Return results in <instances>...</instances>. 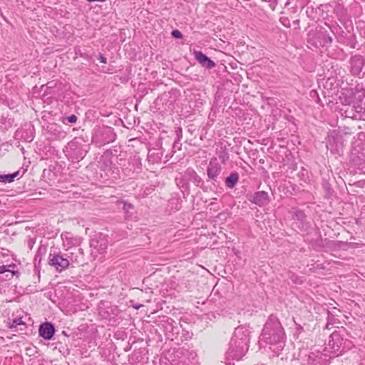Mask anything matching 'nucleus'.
Here are the masks:
<instances>
[{
    "instance_id": "f257e3e1",
    "label": "nucleus",
    "mask_w": 365,
    "mask_h": 365,
    "mask_svg": "<svg viewBox=\"0 0 365 365\" xmlns=\"http://www.w3.org/2000/svg\"><path fill=\"white\" fill-rule=\"evenodd\" d=\"M262 340L267 344L276 346L274 351L283 349L285 345L286 334L277 317L270 315L266 322L261 334Z\"/></svg>"
},
{
    "instance_id": "f03ea898",
    "label": "nucleus",
    "mask_w": 365,
    "mask_h": 365,
    "mask_svg": "<svg viewBox=\"0 0 365 365\" xmlns=\"http://www.w3.org/2000/svg\"><path fill=\"white\" fill-rule=\"evenodd\" d=\"M249 331L244 327L235 328L232 337L230 341L228 350L226 352V359L235 360L241 359L248 350Z\"/></svg>"
},
{
    "instance_id": "7ed1b4c3",
    "label": "nucleus",
    "mask_w": 365,
    "mask_h": 365,
    "mask_svg": "<svg viewBox=\"0 0 365 365\" xmlns=\"http://www.w3.org/2000/svg\"><path fill=\"white\" fill-rule=\"evenodd\" d=\"M78 255H83V250L81 248L66 250L65 252L51 250L48 257V264L56 272H62L71 265L74 267L75 264L79 263Z\"/></svg>"
},
{
    "instance_id": "20e7f679",
    "label": "nucleus",
    "mask_w": 365,
    "mask_h": 365,
    "mask_svg": "<svg viewBox=\"0 0 365 365\" xmlns=\"http://www.w3.org/2000/svg\"><path fill=\"white\" fill-rule=\"evenodd\" d=\"M115 138V134L113 129L107 127L96 131L95 137L93 138V142L98 143L101 146L114 141Z\"/></svg>"
},
{
    "instance_id": "39448f33",
    "label": "nucleus",
    "mask_w": 365,
    "mask_h": 365,
    "mask_svg": "<svg viewBox=\"0 0 365 365\" xmlns=\"http://www.w3.org/2000/svg\"><path fill=\"white\" fill-rule=\"evenodd\" d=\"M222 168L218 163L217 158H212L207 167V181L210 180L212 184L218 182V177L222 173Z\"/></svg>"
},
{
    "instance_id": "423d86ee",
    "label": "nucleus",
    "mask_w": 365,
    "mask_h": 365,
    "mask_svg": "<svg viewBox=\"0 0 365 365\" xmlns=\"http://www.w3.org/2000/svg\"><path fill=\"white\" fill-rule=\"evenodd\" d=\"M350 72L353 76H359L364 67L365 58L363 56L356 54L349 59Z\"/></svg>"
},
{
    "instance_id": "0eeeda50",
    "label": "nucleus",
    "mask_w": 365,
    "mask_h": 365,
    "mask_svg": "<svg viewBox=\"0 0 365 365\" xmlns=\"http://www.w3.org/2000/svg\"><path fill=\"white\" fill-rule=\"evenodd\" d=\"M355 112L364 115L365 119V91L355 92V100L349 104Z\"/></svg>"
},
{
    "instance_id": "6e6552de",
    "label": "nucleus",
    "mask_w": 365,
    "mask_h": 365,
    "mask_svg": "<svg viewBox=\"0 0 365 365\" xmlns=\"http://www.w3.org/2000/svg\"><path fill=\"white\" fill-rule=\"evenodd\" d=\"M90 245L97 253L103 254L107 250L108 240L106 238L105 235L100 234L91 240Z\"/></svg>"
},
{
    "instance_id": "1a4fd4ad",
    "label": "nucleus",
    "mask_w": 365,
    "mask_h": 365,
    "mask_svg": "<svg viewBox=\"0 0 365 365\" xmlns=\"http://www.w3.org/2000/svg\"><path fill=\"white\" fill-rule=\"evenodd\" d=\"M248 200L253 204L259 207H264L270 202L269 195L267 192L257 191L255 192Z\"/></svg>"
},
{
    "instance_id": "9d476101",
    "label": "nucleus",
    "mask_w": 365,
    "mask_h": 365,
    "mask_svg": "<svg viewBox=\"0 0 365 365\" xmlns=\"http://www.w3.org/2000/svg\"><path fill=\"white\" fill-rule=\"evenodd\" d=\"M56 329L51 322H44L39 326V336L46 340H50L53 337Z\"/></svg>"
},
{
    "instance_id": "9b49d317",
    "label": "nucleus",
    "mask_w": 365,
    "mask_h": 365,
    "mask_svg": "<svg viewBox=\"0 0 365 365\" xmlns=\"http://www.w3.org/2000/svg\"><path fill=\"white\" fill-rule=\"evenodd\" d=\"M195 59L199 62V63L204 68L207 69H212L215 67L216 63L207 57L205 54H204L202 51H195L193 52Z\"/></svg>"
},
{
    "instance_id": "f8f14e48",
    "label": "nucleus",
    "mask_w": 365,
    "mask_h": 365,
    "mask_svg": "<svg viewBox=\"0 0 365 365\" xmlns=\"http://www.w3.org/2000/svg\"><path fill=\"white\" fill-rule=\"evenodd\" d=\"M343 339L341 337L339 333L334 332L329 336V340L328 346L333 350L334 352H338L341 354L343 350H341V344Z\"/></svg>"
},
{
    "instance_id": "ddd939ff",
    "label": "nucleus",
    "mask_w": 365,
    "mask_h": 365,
    "mask_svg": "<svg viewBox=\"0 0 365 365\" xmlns=\"http://www.w3.org/2000/svg\"><path fill=\"white\" fill-rule=\"evenodd\" d=\"M16 265L11 264L9 265H0V280L9 279L17 272L15 270Z\"/></svg>"
},
{
    "instance_id": "4468645a",
    "label": "nucleus",
    "mask_w": 365,
    "mask_h": 365,
    "mask_svg": "<svg viewBox=\"0 0 365 365\" xmlns=\"http://www.w3.org/2000/svg\"><path fill=\"white\" fill-rule=\"evenodd\" d=\"M341 111L346 118H350L354 120H365V116L361 115V114L359 115L357 112H355L350 106V105H347V106H343L341 108Z\"/></svg>"
},
{
    "instance_id": "2eb2a0df",
    "label": "nucleus",
    "mask_w": 365,
    "mask_h": 365,
    "mask_svg": "<svg viewBox=\"0 0 365 365\" xmlns=\"http://www.w3.org/2000/svg\"><path fill=\"white\" fill-rule=\"evenodd\" d=\"M239 178L238 173L236 171L232 172L225 180V185L230 189L234 188L238 182Z\"/></svg>"
},
{
    "instance_id": "dca6fc26",
    "label": "nucleus",
    "mask_w": 365,
    "mask_h": 365,
    "mask_svg": "<svg viewBox=\"0 0 365 365\" xmlns=\"http://www.w3.org/2000/svg\"><path fill=\"white\" fill-rule=\"evenodd\" d=\"M342 95L343 96L340 97L342 107L351 104V103L355 100V93H354L352 91H348V94L343 93Z\"/></svg>"
},
{
    "instance_id": "f3484780",
    "label": "nucleus",
    "mask_w": 365,
    "mask_h": 365,
    "mask_svg": "<svg viewBox=\"0 0 365 365\" xmlns=\"http://www.w3.org/2000/svg\"><path fill=\"white\" fill-rule=\"evenodd\" d=\"M189 176L190 180L197 187H202V185L204 184V181L201 178L200 175H197V173L195 170L189 171Z\"/></svg>"
},
{
    "instance_id": "a211bd4d",
    "label": "nucleus",
    "mask_w": 365,
    "mask_h": 365,
    "mask_svg": "<svg viewBox=\"0 0 365 365\" xmlns=\"http://www.w3.org/2000/svg\"><path fill=\"white\" fill-rule=\"evenodd\" d=\"M217 154L219 157V159L221 160V163L223 165H226L227 162L228 161L230 158V155L227 152V149L226 146H222L220 147V149L217 151Z\"/></svg>"
},
{
    "instance_id": "6ab92c4d",
    "label": "nucleus",
    "mask_w": 365,
    "mask_h": 365,
    "mask_svg": "<svg viewBox=\"0 0 365 365\" xmlns=\"http://www.w3.org/2000/svg\"><path fill=\"white\" fill-rule=\"evenodd\" d=\"M19 174V171H16L12 174L0 175V182H11L14 180Z\"/></svg>"
},
{
    "instance_id": "aec40b11",
    "label": "nucleus",
    "mask_w": 365,
    "mask_h": 365,
    "mask_svg": "<svg viewBox=\"0 0 365 365\" xmlns=\"http://www.w3.org/2000/svg\"><path fill=\"white\" fill-rule=\"evenodd\" d=\"M25 231H26V232L30 231L31 232V235H28V236H27L28 237L27 245L29 247V249L31 250L34 245L36 242V235L32 230H31L30 228L28 227H26Z\"/></svg>"
},
{
    "instance_id": "412c9836",
    "label": "nucleus",
    "mask_w": 365,
    "mask_h": 365,
    "mask_svg": "<svg viewBox=\"0 0 365 365\" xmlns=\"http://www.w3.org/2000/svg\"><path fill=\"white\" fill-rule=\"evenodd\" d=\"M320 358L314 353H311L307 356V364L309 365H317L319 364Z\"/></svg>"
},
{
    "instance_id": "4be33fe9",
    "label": "nucleus",
    "mask_w": 365,
    "mask_h": 365,
    "mask_svg": "<svg viewBox=\"0 0 365 365\" xmlns=\"http://www.w3.org/2000/svg\"><path fill=\"white\" fill-rule=\"evenodd\" d=\"M293 219L304 222L306 219V215L304 211L297 210L293 213Z\"/></svg>"
},
{
    "instance_id": "5701e85b",
    "label": "nucleus",
    "mask_w": 365,
    "mask_h": 365,
    "mask_svg": "<svg viewBox=\"0 0 365 365\" xmlns=\"http://www.w3.org/2000/svg\"><path fill=\"white\" fill-rule=\"evenodd\" d=\"M322 35L323 36V46L330 45L332 43L333 39L331 36L325 34H322Z\"/></svg>"
},
{
    "instance_id": "b1692460",
    "label": "nucleus",
    "mask_w": 365,
    "mask_h": 365,
    "mask_svg": "<svg viewBox=\"0 0 365 365\" xmlns=\"http://www.w3.org/2000/svg\"><path fill=\"white\" fill-rule=\"evenodd\" d=\"M329 29L335 35L342 31L341 28L336 23L332 24L331 26H329Z\"/></svg>"
},
{
    "instance_id": "393cba45",
    "label": "nucleus",
    "mask_w": 365,
    "mask_h": 365,
    "mask_svg": "<svg viewBox=\"0 0 365 365\" xmlns=\"http://www.w3.org/2000/svg\"><path fill=\"white\" fill-rule=\"evenodd\" d=\"M21 324H23L22 317H17L12 321V322L10 324L9 327L14 328V327H16L18 325H21Z\"/></svg>"
},
{
    "instance_id": "a878e982",
    "label": "nucleus",
    "mask_w": 365,
    "mask_h": 365,
    "mask_svg": "<svg viewBox=\"0 0 365 365\" xmlns=\"http://www.w3.org/2000/svg\"><path fill=\"white\" fill-rule=\"evenodd\" d=\"M281 23L287 28L291 27V23L290 21L287 17H281L280 18Z\"/></svg>"
},
{
    "instance_id": "bb28decb",
    "label": "nucleus",
    "mask_w": 365,
    "mask_h": 365,
    "mask_svg": "<svg viewBox=\"0 0 365 365\" xmlns=\"http://www.w3.org/2000/svg\"><path fill=\"white\" fill-rule=\"evenodd\" d=\"M171 35L175 38H182V34L178 29H175L172 31Z\"/></svg>"
},
{
    "instance_id": "cd10ccee",
    "label": "nucleus",
    "mask_w": 365,
    "mask_h": 365,
    "mask_svg": "<svg viewBox=\"0 0 365 365\" xmlns=\"http://www.w3.org/2000/svg\"><path fill=\"white\" fill-rule=\"evenodd\" d=\"M67 121L70 123H75L77 121V117L75 115H71L66 118Z\"/></svg>"
},
{
    "instance_id": "c85d7f7f",
    "label": "nucleus",
    "mask_w": 365,
    "mask_h": 365,
    "mask_svg": "<svg viewBox=\"0 0 365 365\" xmlns=\"http://www.w3.org/2000/svg\"><path fill=\"white\" fill-rule=\"evenodd\" d=\"M133 206L131 203H129V202H125L123 203V209L125 211V212H128V210L130 209H133Z\"/></svg>"
},
{
    "instance_id": "c756f323",
    "label": "nucleus",
    "mask_w": 365,
    "mask_h": 365,
    "mask_svg": "<svg viewBox=\"0 0 365 365\" xmlns=\"http://www.w3.org/2000/svg\"><path fill=\"white\" fill-rule=\"evenodd\" d=\"M176 135L178 137V140H180V138H182V129L181 128H178V129L176 130Z\"/></svg>"
},
{
    "instance_id": "7c9ffc66",
    "label": "nucleus",
    "mask_w": 365,
    "mask_h": 365,
    "mask_svg": "<svg viewBox=\"0 0 365 365\" xmlns=\"http://www.w3.org/2000/svg\"><path fill=\"white\" fill-rule=\"evenodd\" d=\"M98 59L100 60V61L103 63H107V59L102 54V53H100L99 54V58Z\"/></svg>"
},
{
    "instance_id": "2f4dec72",
    "label": "nucleus",
    "mask_w": 365,
    "mask_h": 365,
    "mask_svg": "<svg viewBox=\"0 0 365 365\" xmlns=\"http://www.w3.org/2000/svg\"><path fill=\"white\" fill-rule=\"evenodd\" d=\"M293 25L295 26V28H297L299 27V20H294L293 21Z\"/></svg>"
},
{
    "instance_id": "473e14b6",
    "label": "nucleus",
    "mask_w": 365,
    "mask_h": 365,
    "mask_svg": "<svg viewBox=\"0 0 365 365\" xmlns=\"http://www.w3.org/2000/svg\"><path fill=\"white\" fill-rule=\"evenodd\" d=\"M143 306V304H135V305H133V307L135 308V309H139Z\"/></svg>"
},
{
    "instance_id": "72a5a7b5",
    "label": "nucleus",
    "mask_w": 365,
    "mask_h": 365,
    "mask_svg": "<svg viewBox=\"0 0 365 365\" xmlns=\"http://www.w3.org/2000/svg\"><path fill=\"white\" fill-rule=\"evenodd\" d=\"M88 2H94V1H98V2H104L106 0H86Z\"/></svg>"
},
{
    "instance_id": "f704fd0d",
    "label": "nucleus",
    "mask_w": 365,
    "mask_h": 365,
    "mask_svg": "<svg viewBox=\"0 0 365 365\" xmlns=\"http://www.w3.org/2000/svg\"><path fill=\"white\" fill-rule=\"evenodd\" d=\"M31 349H32L31 348H26V354L30 356Z\"/></svg>"
},
{
    "instance_id": "c9c22d12",
    "label": "nucleus",
    "mask_w": 365,
    "mask_h": 365,
    "mask_svg": "<svg viewBox=\"0 0 365 365\" xmlns=\"http://www.w3.org/2000/svg\"><path fill=\"white\" fill-rule=\"evenodd\" d=\"M302 329H303V328H302V327H301L300 325H299V326L297 327V330L298 331H301Z\"/></svg>"
},
{
    "instance_id": "e433bc0d",
    "label": "nucleus",
    "mask_w": 365,
    "mask_h": 365,
    "mask_svg": "<svg viewBox=\"0 0 365 365\" xmlns=\"http://www.w3.org/2000/svg\"><path fill=\"white\" fill-rule=\"evenodd\" d=\"M37 258H38V255H35V257H34V259L35 262H36V261L37 260Z\"/></svg>"
},
{
    "instance_id": "4c0bfd02",
    "label": "nucleus",
    "mask_w": 365,
    "mask_h": 365,
    "mask_svg": "<svg viewBox=\"0 0 365 365\" xmlns=\"http://www.w3.org/2000/svg\"><path fill=\"white\" fill-rule=\"evenodd\" d=\"M230 364H231V363H230V362H229V363H226V365H230Z\"/></svg>"
}]
</instances>
